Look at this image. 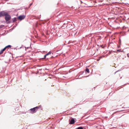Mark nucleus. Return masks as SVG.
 <instances>
[{"mask_svg":"<svg viewBox=\"0 0 129 129\" xmlns=\"http://www.w3.org/2000/svg\"><path fill=\"white\" fill-rule=\"evenodd\" d=\"M4 16L5 19L7 21H8L11 19V16L8 13L5 11L0 12V17Z\"/></svg>","mask_w":129,"mask_h":129,"instance_id":"nucleus-1","label":"nucleus"},{"mask_svg":"<svg viewBox=\"0 0 129 129\" xmlns=\"http://www.w3.org/2000/svg\"><path fill=\"white\" fill-rule=\"evenodd\" d=\"M11 46L10 45H9L6 46L3 49H2L0 51V54H2L3 52L5 51V50H6V49L8 47L9 48H11Z\"/></svg>","mask_w":129,"mask_h":129,"instance_id":"nucleus-2","label":"nucleus"},{"mask_svg":"<svg viewBox=\"0 0 129 129\" xmlns=\"http://www.w3.org/2000/svg\"><path fill=\"white\" fill-rule=\"evenodd\" d=\"M25 15H20L18 16V17L17 18L19 20H21L23 19H24L25 18Z\"/></svg>","mask_w":129,"mask_h":129,"instance_id":"nucleus-3","label":"nucleus"},{"mask_svg":"<svg viewBox=\"0 0 129 129\" xmlns=\"http://www.w3.org/2000/svg\"><path fill=\"white\" fill-rule=\"evenodd\" d=\"M30 110L31 111V113L32 114H33L34 113L36 112V109L34 107L33 108L31 109H30Z\"/></svg>","mask_w":129,"mask_h":129,"instance_id":"nucleus-4","label":"nucleus"},{"mask_svg":"<svg viewBox=\"0 0 129 129\" xmlns=\"http://www.w3.org/2000/svg\"><path fill=\"white\" fill-rule=\"evenodd\" d=\"M75 122V121L74 118H72L71 119V121H70V124H73Z\"/></svg>","mask_w":129,"mask_h":129,"instance_id":"nucleus-5","label":"nucleus"},{"mask_svg":"<svg viewBox=\"0 0 129 129\" xmlns=\"http://www.w3.org/2000/svg\"><path fill=\"white\" fill-rule=\"evenodd\" d=\"M17 19H18L17 18V17H14L13 18H12V20H11V21H12V22L14 23V22H16V21H17Z\"/></svg>","mask_w":129,"mask_h":129,"instance_id":"nucleus-6","label":"nucleus"},{"mask_svg":"<svg viewBox=\"0 0 129 129\" xmlns=\"http://www.w3.org/2000/svg\"><path fill=\"white\" fill-rule=\"evenodd\" d=\"M34 108H35V109H36V110L37 111L38 109L40 108V106H37Z\"/></svg>","mask_w":129,"mask_h":129,"instance_id":"nucleus-7","label":"nucleus"},{"mask_svg":"<svg viewBox=\"0 0 129 129\" xmlns=\"http://www.w3.org/2000/svg\"><path fill=\"white\" fill-rule=\"evenodd\" d=\"M85 72H87V73H89V69L88 68H86L85 70Z\"/></svg>","mask_w":129,"mask_h":129,"instance_id":"nucleus-8","label":"nucleus"},{"mask_svg":"<svg viewBox=\"0 0 129 129\" xmlns=\"http://www.w3.org/2000/svg\"><path fill=\"white\" fill-rule=\"evenodd\" d=\"M12 23V21L11 20L10 21H9L8 22V24H10L11 23Z\"/></svg>","mask_w":129,"mask_h":129,"instance_id":"nucleus-9","label":"nucleus"},{"mask_svg":"<svg viewBox=\"0 0 129 129\" xmlns=\"http://www.w3.org/2000/svg\"><path fill=\"white\" fill-rule=\"evenodd\" d=\"M4 26V25H0V28H2Z\"/></svg>","mask_w":129,"mask_h":129,"instance_id":"nucleus-10","label":"nucleus"},{"mask_svg":"<svg viewBox=\"0 0 129 129\" xmlns=\"http://www.w3.org/2000/svg\"><path fill=\"white\" fill-rule=\"evenodd\" d=\"M46 55H45L44 56V57L43 58H42V59H44L46 57Z\"/></svg>","mask_w":129,"mask_h":129,"instance_id":"nucleus-11","label":"nucleus"},{"mask_svg":"<svg viewBox=\"0 0 129 129\" xmlns=\"http://www.w3.org/2000/svg\"><path fill=\"white\" fill-rule=\"evenodd\" d=\"M48 55L50 54H51V51H49L48 53Z\"/></svg>","mask_w":129,"mask_h":129,"instance_id":"nucleus-12","label":"nucleus"},{"mask_svg":"<svg viewBox=\"0 0 129 129\" xmlns=\"http://www.w3.org/2000/svg\"><path fill=\"white\" fill-rule=\"evenodd\" d=\"M117 51L118 52H120L121 49H118L117 50Z\"/></svg>","mask_w":129,"mask_h":129,"instance_id":"nucleus-13","label":"nucleus"},{"mask_svg":"<svg viewBox=\"0 0 129 129\" xmlns=\"http://www.w3.org/2000/svg\"><path fill=\"white\" fill-rule=\"evenodd\" d=\"M32 3H31L29 5V7H30V6H31L32 5Z\"/></svg>","mask_w":129,"mask_h":129,"instance_id":"nucleus-14","label":"nucleus"},{"mask_svg":"<svg viewBox=\"0 0 129 129\" xmlns=\"http://www.w3.org/2000/svg\"><path fill=\"white\" fill-rule=\"evenodd\" d=\"M118 71H119V70H118V71H116V72L115 73V74L117 72H118Z\"/></svg>","mask_w":129,"mask_h":129,"instance_id":"nucleus-15","label":"nucleus"},{"mask_svg":"<svg viewBox=\"0 0 129 129\" xmlns=\"http://www.w3.org/2000/svg\"><path fill=\"white\" fill-rule=\"evenodd\" d=\"M46 56H47V55H48V53H47V54H46Z\"/></svg>","mask_w":129,"mask_h":129,"instance_id":"nucleus-16","label":"nucleus"},{"mask_svg":"<svg viewBox=\"0 0 129 129\" xmlns=\"http://www.w3.org/2000/svg\"><path fill=\"white\" fill-rule=\"evenodd\" d=\"M103 46V45H100V47H102V46Z\"/></svg>","mask_w":129,"mask_h":129,"instance_id":"nucleus-17","label":"nucleus"},{"mask_svg":"<svg viewBox=\"0 0 129 129\" xmlns=\"http://www.w3.org/2000/svg\"><path fill=\"white\" fill-rule=\"evenodd\" d=\"M100 59H97V60L98 61H99V60H100Z\"/></svg>","mask_w":129,"mask_h":129,"instance_id":"nucleus-18","label":"nucleus"},{"mask_svg":"<svg viewBox=\"0 0 129 129\" xmlns=\"http://www.w3.org/2000/svg\"><path fill=\"white\" fill-rule=\"evenodd\" d=\"M45 70H48V69H46V68H45Z\"/></svg>","mask_w":129,"mask_h":129,"instance_id":"nucleus-19","label":"nucleus"},{"mask_svg":"<svg viewBox=\"0 0 129 129\" xmlns=\"http://www.w3.org/2000/svg\"><path fill=\"white\" fill-rule=\"evenodd\" d=\"M127 32H129V29L127 30Z\"/></svg>","mask_w":129,"mask_h":129,"instance_id":"nucleus-20","label":"nucleus"},{"mask_svg":"<svg viewBox=\"0 0 129 129\" xmlns=\"http://www.w3.org/2000/svg\"><path fill=\"white\" fill-rule=\"evenodd\" d=\"M125 4H128V3H125Z\"/></svg>","mask_w":129,"mask_h":129,"instance_id":"nucleus-21","label":"nucleus"},{"mask_svg":"<svg viewBox=\"0 0 129 129\" xmlns=\"http://www.w3.org/2000/svg\"><path fill=\"white\" fill-rule=\"evenodd\" d=\"M127 54V56H128V54Z\"/></svg>","mask_w":129,"mask_h":129,"instance_id":"nucleus-22","label":"nucleus"},{"mask_svg":"<svg viewBox=\"0 0 129 129\" xmlns=\"http://www.w3.org/2000/svg\"><path fill=\"white\" fill-rule=\"evenodd\" d=\"M52 57H53V56H52L51 57V58H52Z\"/></svg>","mask_w":129,"mask_h":129,"instance_id":"nucleus-23","label":"nucleus"},{"mask_svg":"<svg viewBox=\"0 0 129 129\" xmlns=\"http://www.w3.org/2000/svg\"><path fill=\"white\" fill-rule=\"evenodd\" d=\"M100 58H102V57H101Z\"/></svg>","mask_w":129,"mask_h":129,"instance_id":"nucleus-24","label":"nucleus"},{"mask_svg":"<svg viewBox=\"0 0 129 129\" xmlns=\"http://www.w3.org/2000/svg\"><path fill=\"white\" fill-rule=\"evenodd\" d=\"M81 3H82L81 1Z\"/></svg>","mask_w":129,"mask_h":129,"instance_id":"nucleus-25","label":"nucleus"},{"mask_svg":"<svg viewBox=\"0 0 129 129\" xmlns=\"http://www.w3.org/2000/svg\"><path fill=\"white\" fill-rule=\"evenodd\" d=\"M25 9V8H24V9Z\"/></svg>","mask_w":129,"mask_h":129,"instance_id":"nucleus-26","label":"nucleus"}]
</instances>
